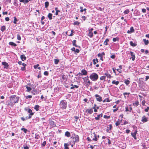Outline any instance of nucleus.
Instances as JSON below:
<instances>
[{
	"instance_id": "obj_1",
	"label": "nucleus",
	"mask_w": 149,
	"mask_h": 149,
	"mask_svg": "<svg viewBox=\"0 0 149 149\" xmlns=\"http://www.w3.org/2000/svg\"><path fill=\"white\" fill-rule=\"evenodd\" d=\"M10 102H7L6 104L11 107L13 106L15 103H17L19 101V97L16 95H11L10 97Z\"/></svg>"
},
{
	"instance_id": "obj_2",
	"label": "nucleus",
	"mask_w": 149,
	"mask_h": 149,
	"mask_svg": "<svg viewBox=\"0 0 149 149\" xmlns=\"http://www.w3.org/2000/svg\"><path fill=\"white\" fill-rule=\"evenodd\" d=\"M79 136L75 134H73L70 138V141L72 143L74 144L75 143L78 142L79 141Z\"/></svg>"
},
{
	"instance_id": "obj_3",
	"label": "nucleus",
	"mask_w": 149,
	"mask_h": 149,
	"mask_svg": "<svg viewBox=\"0 0 149 149\" xmlns=\"http://www.w3.org/2000/svg\"><path fill=\"white\" fill-rule=\"evenodd\" d=\"M60 107L61 109H64L66 108L67 102L65 100H62L61 101L59 104Z\"/></svg>"
},
{
	"instance_id": "obj_4",
	"label": "nucleus",
	"mask_w": 149,
	"mask_h": 149,
	"mask_svg": "<svg viewBox=\"0 0 149 149\" xmlns=\"http://www.w3.org/2000/svg\"><path fill=\"white\" fill-rule=\"evenodd\" d=\"M89 77L92 81H96L98 79V76L96 73H93L90 75Z\"/></svg>"
},
{
	"instance_id": "obj_5",
	"label": "nucleus",
	"mask_w": 149,
	"mask_h": 149,
	"mask_svg": "<svg viewBox=\"0 0 149 149\" xmlns=\"http://www.w3.org/2000/svg\"><path fill=\"white\" fill-rule=\"evenodd\" d=\"M83 79H84V80L86 81V82L87 83V85L89 86L91 83V82L89 80V77L88 76H87L84 78H83Z\"/></svg>"
},
{
	"instance_id": "obj_6",
	"label": "nucleus",
	"mask_w": 149,
	"mask_h": 149,
	"mask_svg": "<svg viewBox=\"0 0 149 149\" xmlns=\"http://www.w3.org/2000/svg\"><path fill=\"white\" fill-rule=\"evenodd\" d=\"M95 97H96V100L97 101L100 102L102 101V98L100 95L97 94H96L95 95Z\"/></svg>"
},
{
	"instance_id": "obj_7",
	"label": "nucleus",
	"mask_w": 149,
	"mask_h": 149,
	"mask_svg": "<svg viewBox=\"0 0 149 149\" xmlns=\"http://www.w3.org/2000/svg\"><path fill=\"white\" fill-rule=\"evenodd\" d=\"M148 118L145 116H143L142 117L141 121L143 123H144L148 121Z\"/></svg>"
},
{
	"instance_id": "obj_8",
	"label": "nucleus",
	"mask_w": 149,
	"mask_h": 149,
	"mask_svg": "<svg viewBox=\"0 0 149 149\" xmlns=\"http://www.w3.org/2000/svg\"><path fill=\"white\" fill-rule=\"evenodd\" d=\"M112 127V125L111 124H110L108 125L107 126V129L106 130V131L109 133H110V132L109 131V130H111Z\"/></svg>"
},
{
	"instance_id": "obj_9",
	"label": "nucleus",
	"mask_w": 149,
	"mask_h": 149,
	"mask_svg": "<svg viewBox=\"0 0 149 149\" xmlns=\"http://www.w3.org/2000/svg\"><path fill=\"white\" fill-rule=\"evenodd\" d=\"M2 64L4 66L3 68H4L8 69L9 67V65L6 62H2Z\"/></svg>"
},
{
	"instance_id": "obj_10",
	"label": "nucleus",
	"mask_w": 149,
	"mask_h": 149,
	"mask_svg": "<svg viewBox=\"0 0 149 149\" xmlns=\"http://www.w3.org/2000/svg\"><path fill=\"white\" fill-rule=\"evenodd\" d=\"M134 31V30L133 27H131L130 29V30H128L127 33H131Z\"/></svg>"
},
{
	"instance_id": "obj_11",
	"label": "nucleus",
	"mask_w": 149,
	"mask_h": 149,
	"mask_svg": "<svg viewBox=\"0 0 149 149\" xmlns=\"http://www.w3.org/2000/svg\"><path fill=\"white\" fill-rule=\"evenodd\" d=\"M50 126L52 127H55L56 126V124L53 121H51L50 122Z\"/></svg>"
},
{
	"instance_id": "obj_12",
	"label": "nucleus",
	"mask_w": 149,
	"mask_h": 149,
	"mask_svg": "<svg viewBox=\"0 0 149 149\" xmlns=\"http://www.w3.org/2000/svg\"><path fill=\"white\" fill-rule=\"evenodd\" d=\"M130 55L131 56V58H132V61H134L135 60V56L134 55V54L133 52H130Z\"/></svg>"
},
{
	"instance_id": "obj_13",
	"label": "nucleus",
	"mask_w": 149,
	"mask_h": 149,
	"mask_svg": "<svg viewBox=\"0 0 149 149\" xmlns=\"http://www.w3.org/2000/svg\"><path fill=\"white\" fill-rule=\"evenodd\" d=\"M20 2H22L25 4L28 3L31 0H19Z\"/></svg>"
},
{
	"instance_id": "obj_14",
	"label": "nucleus",
	"mask_w": 149,
	"mask_h": 149,
	"mask_svg": "<svg viewBox=\"0 0 149 149\" xmlns=\"http://www.w3.org/2000/svg\"><path fill=\"white\" fill-rule=\"evenodd\" d=\"M77 41L76 40H74L72 41V44L73 46H75L76 47L80 48L79 46L77 45H76V43Z\"/></svg>"
},
{
	"instance_id": "obj_15",
	"label": "nucleus",
	"mask_w": 149,
	"mask_h": 149,
	"mask_svg": "<svg viewBox=\"0 0 149 149\" xmlns=\"http://www.w3.org/2000/svg\"><path fill=\"white\" fill-rule=\"evenodd\" d=\"M81 72L82 73L83 75H86L87 74V72L85 69H83L81 71Z\"/></svg>"
},
{
	"instance_id": "obj_16",
	"label": "nucleus",
	"mask_w": 149,
	"mask_h": 149,
	"mask_svg": "<svg viewBox=\"0 0 149 149\" xmlns=\"http://www.w3.org/2000/svg\"><path fill=\"white\" fill-rule=\"evenodd\" d=\"M102 115L103 114L102 113L97 115V117L95 118V119L96 120H99L100 118L102 117Z\"/></svg>"
},
{
	"instance_id": "obj_17",
	"label": "nucleus",
	"mask_w": 149,
	"mask_h": 149,
	"mask_svg": "<svg viewBox=\"0 0 149 149\" xmlns=\"http://www.w3.org/2000/svg\"><path fill=\"white\" fill-rule=\"evenodd\" d=\"M86 112H87L88 113L91 114L92 113L93 111V108H91L90 109H87L86 110Z\"/></svg>"
},
{
	"instance_id": "obj_18",
	"label": "nucleus",
	"mask_w": 149,
	"mask_h": 149,
	"mask_svg": "<svg viewBox=\"0 0 149 149\" xmlns=\"http://www.w3.org/2000/svg\"><path fill=\"white\" fill-rule=\"evenodd\" d=\"M20 58L22 61H24L26 60V57L24 54L21 55L20 56Z\"/></svg>"
},
{
	"instance_id": "obj_19",
	"label": "nucleus",
	"mask_w": 149,
	"mask_h": 149,
	"mask_svg": "<svg viewBox=\"0 0 149 149\" xmlns=\"http://www.w3.org/2000/svg\"><path fill=\"white\" fill-rule=\"evenodd\" d=\"M65 135L68 137H70L71 136L70 132L68 131H67L65 133Z\"/></svg>"
},
{
	"instance_id": "obj_20",
	"label": "nucleus",
	"mask_w": 149,
	"mask_h": 149,
	"mask_svg": "<svg viewBox=\"0 0 149 149\" xmlns=\"http://www.w3.org/2000/svg\"><path fill=\"white\" fill-rule=\"evenodd\" d=\"M104 75L107 78H109V79L111 78V75L109 74V73L108 72L105 73L104 74Z\"/></svg>"
},
{
	"instance_id": "obj_21",
	"label": "nucleus",
	"mask_w": 149,
	"mask_h": 149,
	"mask_svg": "<svg viewBox=\"0 0 149 149\" xmlns=\"http://www.w3.org/2000/svg\"><path fill=\"white\" fill-rule=\"evenodd\" d=\"M62 79L64 82H65L67 80V78L64 75H63L62 77Z\"/></svg>"
},
{
	"instance_id": "obj_22",
	"label": "nucleus",
	"mask_w": 149,
	"mask_h": 149,
	"mask_svg": "<svg viewBox=\"0 0 149 149\" xmlns=\"http://www.w3.org/2000/svg\"><path fill=\"white\" fill-rule=\"evenodd\" d=\"M143 41L146 45H148L149 43V41L148 40H146L145 39H143Z\"/></svg>"
},
{
	"instance_id": "obj_23",
	"label": "nucleus",
	"mask_w": 149,
	"mask_h": 149,
	"mask_svg": "<svg viewBox=\"0 0 149 149\" xmlns=\"http://www.w3.org/2000/svg\"><path fill=\"white\" fill-rule=\"evenodd\" d=\"M105 55V53L104 52H102L101 53H99L97 56L99 57H103V56Z\"/></svg>"
},
{
	"instance_id": "obj_24",
	"label": "nucleus",
	"mask_w": 149,
	"mask_h": 149,
	"mask_svg": "<svg viewBox=\"0 0 149 149\" xmlns=\"http://www.w3.org/2000/svg\"><path fill=\"white\" fill-rule=\"evenodd\" d=\"M93 63L94 65L96 64L98 62V59L96 58V59H93Z\"/></svg>"
},
{
	"instance_id": "obj_25",
	"label": "nucleus",
	"mask_w": 149,
	"mask_h": 149,
	"mask_svg": "<svg viewBox=\"0 0 149 149\" xmlns=\"http://www.w3.org/2000/svg\"><path fill=\"white\" fill-rule=\"evenodd\" d=\"M9 45L12 46H13L14 47H15L17 46V45L16 44L12 42H10L9 43Z\"/></svg>"
},
{
	"instance_id": "obj_26",
	"label": "nucleus",
	"mask_w": 149,
	"mask_h": 149,
	"mask_svg": "<svg viewBox=\"0 0 149 149\" xmlns=\"http://www.w3.org/2000/svg\"><path fill=\"white\" fill-rule=\"evenodd\" d=\"M40 106L38 105H36L34 107V109L36 111H38Z\"/></svg>"
},
{
	"instance_id": "obj_27",
	"label": "nucleus",
	"mask_w": 149,
	"mask_h": 149,
	"mask_svg": "<svg viewBox=\"0 0 149 149\" xmlns=\"http://www.w3.org/2000/svg\"><path fill=\"white\" fill-rule=\"evenodd\" d=\"M52 13H49L47 17L50 20H51L52 19Z\"/></svg>"
},
{
	"instance_id": "obj_28",
	"label": "nucleus",
	"mask_w": 149,
	"mask_h": 149,
	"mask_svg": "<svg viewBox=\"0 0 149 149\" xmlns=\"http://www.w3.org/2000/svg\"><path fill=\"white\" fill-rule=\"evenodd\" d=\"M130 45L133 47H135L136 46V44L134 43L132 41H130Z\"/></svg>"
},
{
	"instance_id": "obj_29",
	"label": "nucleus",
	"mask_w": 149,
	"mask_h": 149,
	"mask_svg": "<svg viewBox=\"0 0 149 149\" xmlns=\"http://www.w3.org/2000/svg\"><path fill=\"white\" fill-rule=\"evenodd\" d=\"M109 41V39L107 38L104 42V44L105 45H108L107 42Z\"/></svg>"
},
{
	"instance_id": "obj_30",
	"label": "nucleus",
	"mask_w": 149,
	"mask_h": 149,
	"mask_svg": "<svg viewBox=\"0 0 149 149\" xmlns=\"http://www.w3.org/2000/svg\"><path fill=\"white\" fill-rule=\"evenodd\" d=\"M130 82V81L127 79H125L124 81V83L127 85H128L129 84Z\"/></svg>"
},
{
	"instance_id": "obj_31",
	"label": "nucleus",
	"mask_w": 149,
	"mask_h": 149,
	"mask_svg": "<svg viewBox=\"0 0 149 149\" xmlns=\"http://www.w3.org/2000/svg\"><path fill=\"white\" fill-rule=\"evenodd\" d=\"M69 144L68 143H64V149H69V148L68 146Z\"/></svg>"
},
{
	"instance_id": "obj_32",
	"label": "nucleus",
	"mask_w": 149,
	"mask_h": 149,
	"mask_svg": "<svg viewBox=\"0 0 149 149\" xmlns=\"http://www.w3.org/2000/svg\"><path fill=\"white\" fill-rule=\"evenodd\" d=\"M137 130H136L133 133V132H132L131 133V135L133 136V137H134V136H136V134L137 133Z\"/></svg>"
},
{
	"instance_id": "obj_33",
	"label": "nucleus",
	"mask_w": 149,
	"mask_h": 149,
	"mask_svg": "<svg viewBox=\"0 0 149 149\" xmlns=\"http://www.w3.org/2000/svg\"><path fill=\"white\" fill-rule=\"evenodd\" d=\"M119 83V82L118 81H116L115 80H113L112 82V83L113 84H115L116 85H118V84Z\"/></svg>"
},
{
	"instance_id": "obj_34",
	"label": "nucleus",
	"mask_w": 149,
	"mask_h": 149,
	"mask_svg": "<svg viewBox=\"0 0 149 149\" xmlns=\"http://www.w3.org/2000/svg\"><path fill=\"white\" fill-rule=\"evenodd\" d=\"M45 7L46 8H47L49 5V3L48 1H46L45 3Z\"/></svg>"
},
{
	"instance_id": "obj_35",
	"label": "nucleus",
	"mask_w": 149,
	"mask_h": 149,
	"mask_svg": "<svg viewBox=\"0 0 149 149\" xmlns=\"http://www.w3.org/2000/svg\"><path fill=\"white\" fill-rule=\"evenodd\" d=\"M26 88L27 89V90L26 91L27 92H29L31 90V87L28 86H26Z\"/></svg>"
},
{
	"instance_id": "obj_36",
	"label": "nucleus",
	"mask_w": 149,
	"mask_h": 149,
	"mask_svg": "<svg viewBox=\"0 0 149 149\" xmlns=\"http://www.w3.org/2000/svg\"><path fill=\"white\" fill-rule=\"evenodd\" d=\"M33 115H32V113L31 114H29L28 116L26 117V119H30L31 118V116Z\"/></svg>"
},
{
	"instance_id": "obj_37",
	"label": "nucleus",
	"mask_w": 149,
	"mask_h": 149,
	"mask_svg": "<svg viewBox=\"0 0 149 149\" xmlns=\"http://www.w3.org/2000/svg\"><path fill=\"white\" fill-rule=\"evenodd\" d=\"M54 61L55 64H57L59 61V60L57 59H54Z\"/></svg>"
},
{
	"instance_id": "obj_38",
	"label": "nucleus",
	"mask_w": 149,
	"mask_h": 149,
	"mask_svg": "<svg viewBox=\"0 0 149 149\" xmlns=\"http://www.w3.org/2000/svg\"><path fill=\"white\" fill-rule=\"evenodd\" d=\"M93 140L94 141H97V135L94 134V137L93 139Z\"/></svg>"
},
{
	"instance_id": "obj_39",
	"label": "nucleus",
	"mask_w": 149,
	"mask_h": 149,
	"mask_svg": "<svg viewBox=\"0 0 149 149\" xmlns=\"http://www.w3.org/2000/svg\"><path fill=\"white\" fill-rule=\"evenodd\" d=\"M79 87V86L76 85H74L73 86L71 87L70 88V89H74V88H78Z\"/></svg>"
},
{
	"instance_id": "obj_40",
	"label": "nucleus",
	"mask_w": 149,
	"mask_h": 149,
	"mask_svg": "<svg viewBox=\"0 0 149 149\" xmlns=\"http://www.w3.org/2000/svg\"><path fill=\"white\" fill-rule=\"evenodd\" d=\"M115 125L116 126H118L120 125V121L119 119H118L117 122L116 123Z\"/></svg>"
},
{
	"instance_id": "obj_41",
	"label": "nucleus",
	"mask_w": 149,
	"mask_h": 149,
	"mask_svg": "<svg viewBox=\"0 0 149 149\" xmlns=\"http://www.w3.org/2000/svg\"><path fill=\"white\" fill-rule=\"evenodd\" d=\"M88 36H89L90 38H92L93 37V33L92 32H89L88 33Z\"/></svg>"
},
{
	"instance_id": "obj_42",
	"label": "nucleus",
	"mask_w": 149,
	"mask_h": 149,
	"mask_svg": "<svg viewBox=\"0 0 149 149\" xmlns=\"http://www.w3.org/2000/svg\"><path fill=\"white\" fill-rule=\"evenodd\" d=\"M21 130L23 131L25 133H26L27 131V130L26 129L24 128H22L21 129Z\"/></svg>"
},
{
	"instance_id": "obj_43",
	"label": "nucleus",
	"mask_w": 149,
	"mask_h": 149,
	"mask_svg": "<svg viewBox=\"0 0 149 149\" xmlns=\"http://www.w3.org/2000/svg\"><path fill=\"white\" fill-rule=\"evenodd\" d=\"M105 78H106V76H101L100 77V79L101 80H105Z\"/></svg>"
},
{
	"instance_id": "obj_44",
	"label": "nucleus",
	"mask_w": 149,
	"mask_h": 149,
	"mask_svg": "<svg viewBox=\"0 0 149 149\" xmlns=\"http://www.w3.org/2000/svg\"><path fill=\"white\" fill-rule=\"evenodd\" d=\"M80 24V23L78 22V21H75V22H74L73 24L74 25H79Z\"/></svg>"
},
{
	"instance_id": "obj_45",
	"label": "nucleus",
	"mask_w": 149,
	"mask_h": 149,
	"mask_svg": "<svg viewBox=\"0 0 149 149\" xmlns=\"http://www.w3.org/2000/svg\"><path fill=\"white\" fill-rule=\"evenodd\" d=\"M6 30V27L5 26H3L1 27V30L2 31H3Z\"/></svg>"
},
{
	"instance_id": "obj_46",
	"label": "nucleus",
	"mask_w": 149,
	"mask_h": 149,
	"mask_svg": "<svg viewBox=\"0 0 149 149\" xmlns=\"http://www.w3.org/2000/svg\"><path fill=\"white\" fill-rule=\"evenodd\" d=\"M28 112L29 114L32 113V115H33V114H34L32 112V110L31 109H29L28 110Z\"/></svg>"
},
{
	"instance_id": "obj_47",
	"label": "nucleus",
	"mask_w": 149,
	"mask_h": 149,
	"mask_svg": "<svg viewBox=\"0 0 149 149\" xmlns=\"http://www.w3.org/2000/svg\"><path fill=\"white\" fill-rule=\"evenodd\" d=\"M129 12V10L128 9H127L124 12V13L125 14H127Z\"/></svg>"
},
{
	"instance_id": "obj_48",
	"label": "nucleus",
	"mask_w": 149,
	"mask_h": 149,
	"mask_svg": "<svg viewBox=\"0 0 149 149\" xmlns=\"http://www.w3.org/2000/svg\"><path fill=\"white\" fill-rule=\"evenodd\" d=\"M46 143V141H44L41 144V146L42 147L45 146Z\"/></svg>"
},
{
	"instance_id": "obj_49",
	"label": "nucleus",
	"mask_w": 149,
	"mask_h": 149,
	"mask_svg": "<svg viewBox=\"0 0 149 149\" xmlns=\"http://www.w3.org/2000/svg\"><path fill=\"white\" fill-rule=\"evenodd\" d=\"M17 21V19L16 18V17H14V20L13 23L15 24H16V23H17L16 22Z\"/></svg>"
},
{
	"instance_id": "obj_50",
	"label": "nucleus",
	"mask_w": 149,
	"mask_h": 149,
	"mask_svg": "<svg viewBox=\"0 0 149 149\" xmlns=\"http://www.w3.org/2000/svg\"><path fill=\"white\" fill-rule=\"evenodd\" d=\"M103 102H110V100L108 98H107V99L104 100Z\"/></svg>"
},
{
	"instance_id": "obj_51",
	"label": "nucleus",
	"mask_w": 149,
	"mask_h": 149,
	"mask_svg": "<svg viewBox=\"0 0 149 149\" xmlns=\"http://www.w3.org/2000/svg\"><path fill=\"white\" fill-rule=\"evenodd\" d=\"M110 116H107L106 115H105L104 116V118L106 119H109L110 118Z\"/></svg>"
},
{
	"instance_id": "obj_52",
	"label": "nucleus",
	"mask_w": 149,
	"mask_h": 149,
	"mask_svg": "<svg viewBox=\"0 0 149 149\" xmlns=\"http://www.w3.org/2000/svg\"><path fill=\"white\" fill-rule=\"evenodd\" d=\"M32 96L31 95H27L25 96L26 99H28V98H31Z\"/></svg>"
},
{
	"instance_id": "obj_53",
	"label": "nucleus",
	"mask_w": 149,
	"mask_h": 149,
	"mask_svg": "<svg viewBox=\"0 0 149 149\" xmlns=\"http://www.w3.org/2000/svg\"><path fill=\"white\" fill-rule=\"evenodd\" d=\"M135 14H136V16L139 15H140V13L139 11H137L136 12Z\"/></svg>"
},
{
	"instance_id": "obj_54",
	"label": "nucleus",
	"mask_w": 149,
	"mask_h": 149,
	"mask_svg": "<svg viewBox=\"0 0 149 149\" xmlns=\"http://www.w3.org/2000/svg\"><path fill=\"white\" fill-rule=\"evenodd\" d=\"M17 39L18 40H20L21 39L20 36L19 34L17 35Z\"/></svg>"
},
{
	"instance_id": "obj_55",
	"label": "nucleus",
	"mask_w": 149,
	"mask_h": 149,
	"mask_svg": "<svg viewBox=\"0 0 149 149\" xmlns=\"http://www.w3.org/2000/svg\"><path fill=\"white\" fill-rule=\"evenodd\" d=\"M44 74L45 76H47L48 75V72L47 71H45L44 73Z\"/></svg>"
},
{
	"instance_id": "obj_56",
	"label": "nucleus",
	"mask_w": 149,
	"mask_h": 149,
	"mask_svg": "<svg viewBox=\"0 0 149 149\" xmlns=\"http://www.w3.org/2000/svg\"><path fill=\"white\" fill-rule=\"evenodd\" d=\"M39 65L38 64H37L36 65H35L34 66V68L35 69H36L38 68V67Z\"/></svg>"
},
{
	"instance_id": "obj_57",
	"label": "nucleus",
	"mask_w": 149,
	"mask_h": 149,
	"mask_svg": "<svg viewBox=\"0 0 149 149\" xmlns=\"http://www.w3.org/2000/svg\"><path fill=\"white\" fill-rule=\"evenodd\" d=\"M113 70V72L116 74V69L115 68H112Z\"/></svg>"
},
{
	"instance_id": "obj_58",
	"label": "nucleus",
	"mask_w": 149,
	"mask_h": 149,
	"mask_svg": "<svg viewBox=\"0 0 149 149\" xmlns=\"http://www.w3.org/2000/svg\"><path fill=\"white\" fill-rule=\"evenodd\" d=\"M22 148H24V149H29V148L28 146L24 145L23 147Z\"/></svg>"
},
{
	"instance_id": "obj_59",
	"label": "nucleus",
	"mask_w": 149,
	"mask_h": 149,
	"mask_svg": "<svg viewBox=\"0 0 149 149\" xmlns=\"http://www.w3.org/2000/svg\"><path fill=\"white\" fill-rule=\"evenodd\" d=\"M21 119L22 121H25L28 120L27 119H26V117L25 118L21 117Z\"/></svg>"
},
{
	"instance_id": "obj_60",
	"label": "nucleus",
	"mask_w": 149,
	"mask_h": 149,
	"mask_svg": "<svg viewBox=\"0 0 149 149\" xmlns=\"http://www.w3.org/2000/svg\"><path fill=\"white\" fill-rule=\"evenodd\" d=\"M145 103H146V101L145 100H144L142 102V105H143V106H144L145 105Z\"/></svg>"
},
{
	"instance_id": "obj_61",
	"label": "nucleus",
	"mask_w": 149,
	"mask_h": 149,
	"mask_svg": "<svg viewBox=\"0 0 149 149\" xmlns=\"http://www.w3.org/2000/svg\"><path fill=\"white\" fill-rule=\"evenodd\" d=\"M149 110V107H147V108L146 109L144 110L145 112H148Z\"/></svg>"
},
{
	"instance_id": "obj_62",
	"label": "nucleus",
	"mask_w": 149,
	"mask_h": 149,
	"mask_svg": "<svg viewBox=\"0 0 149 149\" xmlns=\"http://www.w3.org/2000/svg\"><path fill=\"white\" fill-rule=\"evenodd\" d=\"M111 58L112 59H114L115 58V56L114 55H113L111 56Z\"/></svg>"
},
{
	"instance_id": "obj_63",
	"label": "nucleus",
	"mask_w": 149,
	"mask_h": 149,
	"mask_svg": "<svg viewBox=\"0 0 149 149\" xmlns=\"http://www.w3.org/2000/svg\"><path fill=\"white\" fill-rule=\"evenodd\" d=\"M117 70V71L119 73H121L122 72L121 70H120V69H116Z\"/></svg>"
},
{
	"instance_id": "obj_64",
	"label": "nucleus",
	"mask_w": 149,
	"mask_h": 149,
	"mask_svg": "<svg viewBox=\"0 0 149 149\" xmlns=\"http://www.w3.org/2000/svg\"><path fill=\"white\" fill-rule=\"evenodd\" d=\"M81 18L84 21H85L86 19V17L84 16H82Z\"/></svg>"
}]
</instances>
